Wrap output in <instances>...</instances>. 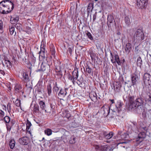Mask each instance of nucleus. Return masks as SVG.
Listing matches in <instances>:
<instances>
[{
  "label": "nucleus",
  "mask_w": 151,
  "mask_h": 151,
  "mask_svg": "<svg viewBox=\"0 0 151 151\" xmlns=\"http://www.w3.org/2000/svg\"><path fill=\"white\" fill-rule=\"evenodd\" d=\"M10 124L11 126H12L15 123V122L14 121L12 120L11 121H10Z\"/></svg>",
  "instance_id": "nucleus-59"
},
{
  "label": "nucleus",
  "mask_w": 151,
  "mask_h": 151,
  "mask_svg": "<svg viewBox=\"0 0 151 151\" xmlns=\"http://www.w3.org/2000/svg\"><path fill=\"white\" fill-rule=\"evenodd\" d=\"M93 8V5L92 3H90L89 4L87 7V12L89 13L90 12H91Z\"/></svg>",
  "instance_id": "nucleus-29"
},
{
  "label": "nucleus",
  "mask_w": 151,
  "mask_h": 151,
  "mask_svg": "<svg viewBox=\"0 0 151 151\" xmlns=\"http://www.w3.org/2000/svg\"><path fill=\"white\" fill-rule=\"evenodd\" d=\"M39 104L42 110H45L46 107L45 103L43 101H41L40 102Z\"/></svg>",
  "instance_id": "nucleus-32"
},
{
  "label": "nucleus",
  "mask_w": 151,
  "mask_h": 151,
  "mask_svg": "<svg viewBox=\"0 0 151 151\" xmlns=\"http://www.w3.org/2000/svg\"><path fill=\"white\" fill-rule=\"evenodd\" d=\"M4 120L6 123H9L10 121V118L8 116H5L4 118Z\"/></svg>",
  "instance_id": "nucleus-41"
},
{
  "label": "nucleus",
  "mask_w": 151,
  "mask_h": 151,
  "mask_svg": "<svg viewBox=\"0 0 151 151\" xmlns=\"http://www.w3.org/2000/svg\"><path fill=\"white\" fill-rule=\"evenodd\" d=\"M42 86L40 84H37L36 86L35 90L37 91L39 93H42Z\"/></svg>",
  "instance_id": "nucleus-25"
},
{
  "label": "nucleus",
  "mask_w": 151,
  "mask_h": 151,
  "mask_svg": "<svg viewBox=\"0 0 151 151\" xmlns=\"http://www.w3.org/2000/svg\"><path fill=\"white\" fill-rule=\"evenodd\" d=\"M122 133V132L121 131H119L118 132V135H122L121 134Z\"/></svg>",
  "instance_id": "nucleus-64"
},
{
  "label": "nucleus",
  "mask_w": 151,
  "mask_h": 151,
  "mask_svg": "<svg viewBox=\"0 0 151 151\" xmlns=\"http://www.w3.org/2000/svg\"><path fill=\"white\" fill-rule=\"evenodd\" d=\"M137 65L138 66L140 67L142 64V61L140 57H139L137 60Z\"/></svg>",
  "instance_id": "nucleus-35"
},
{
  "label": "nucleus",
  "mask_w": 151,
  "mask_h": 151,
  "mask_svg": "<svg viewBox=\"0 0 151 151\" xmlns=\"http://www.w3.org/2000/svg\"><path fill=\"white\" fill-rule=\"evenodd\" d=\"M50 68L49 66L47 64L42 63L41 66V70L42 71L48 70Z\"/></svg>",
  "instance_id": "nucleus-13"
},
{
  "label": "nucleus",
  "mask_w": 151,
  "mask_h": 151,
  "mask_svg": "<svg viewBox=\"0 0 151 151\" xmlns=\"http://www.w3.org/2000/svg\"><path fill=\"white\" fill-rule=\"evenodd\" d=\"M54 102H55V100L52 99V100H50V104L53 103H54Z\"/></svg>",
  "instance_id": "nucleus-63"
},
{
  "label": "nucleus",
  "mask_w": 151,
  "mask_h": 151,
  "mask_svg": "<svg viewBox=\"0 0 151 151\" xmlns=\"http://www.w3.org/2000/svg\"><path fill=\"white\" fill-rule=\"evenodd\" d=\"M78 69H75L73 72L72 76L75 80H76L78 77Z\"/></svg>",
  "instance_id": "nucleus-21"
},
{
  "label": "nucleus",
  "mask_w": 151,
  "mask_h": 151,
  "mask_svg": "<svg viewBox=\"0 0 151 151\" xmlns=\"http://www.w3.org/2000/svg\"><path fill=\"white\" fill-rule=\"evenodd\" d=\"M76 138L73 135H72L70 137L68 140L69 143L71 144H74L76 142Z\"/></svg>",
  "instance_id": "nucleus-26"
},
{
  "label": "nucleus",
  "mask_w": 151,
  "mask_h": 151,
  "mask_svg": "<svg viewBox=\"0 0 151 151\" xmlns=\"http://www.w3.org/2000/svg\"><path fill=\"white\" fill-rule=\"evenodd\" d=\"M70 134L68 132L65 133L64 135V138H65L67 140L69 139L70 138Z\"/></svg>",
  "instance_id": "nucleus-42"
},
{
  "label": "nucleus",
  "mask_w": 151,
  "mask_h": 151,
  "mask_svg": "<svg viewBox=\"0 0 151 151\" xmlns=\"http://www.w3.org/2000/svg\"><path fill=\"white\" fill-rule=\"evenodd\" d=\"M109 133L106 132H104L103 133V135L104 136V137L105 138L106 137V136H107V134Z\"/></svg>",
  "instance_id": "nucleus-60"
},
{
  "label": "nucleus",
  "mask_w": 151,
  "mask_h": 151,
  "mask_svg": "<svg viewBox=\"0 0 151 151\" xmlns=\"http://www.w3.org/2000/svg\"><path fill=\"white\" fill-rule=\"evenodd\" d=\"M51 82L49 83L47 86L46 91L47 92L48 95L50 96L52 93V87Z\"/></svg>",
  "instance_id": "nucleus-22"
},
{
  "label": "nucleus",
  "mask_w": 151,
  "mask_h": 151,
  "mask_svg": "<svg viewBox=\"0 0 151 151\" xmlns=\"http://www.w3.org/2000/svg\"><path fill=\"white\" fill-rule=\"evenodd\" d=\"M124 99L128 101L130 104L129 108L132 109H135V96L132 91L128 92L126 95L124 96Z\"/></svg>",
  "instance_id": "nucleus-1"
},
{
  "label": "nucleus",
  "mask_w": 151,
  "mask_h": 151,
  "mask_svg": "<svg viewBox=\"0 0 151 151\" xmlns=\"http://www.w3.org/2000/svg\"><path fill=\"white\" fill-rule=\"evenodd\" d=\"M121 136L122 138L123 139H124L126 138L128 136V135L126 133H124L122 135H121Z\"/></svg>",
  "instance_id": "nucleus-49"
},
{
  "label": "nucleus",
  "mask_w": 151,
  "mask_h": 151,
  "mask_svg": "<svg viewBox=\"0 0 151 151\" xmlns=\"http://www.w3.org/2000/svg\"><path fill=\"white\" fill-rule=\"evenodd\" d=\"M4 14H6L11 12L13 10L14 7V4L11 1L9 0H4Z\"/></svg>",
  "instance_id": "nucleus-2"
},
{
  "label": "nucleus",
  "mask_w": 151,
  "mask_h": 151,
  "mask_svg": "<svg viewBox=\"0 0 151 151\" xmlns=\"http://www.w3.org/2000/svg\"><path fill=\"white\" fill-rule=\"evenodd\" d=\"M3 23L2 21L0 20V29L2 30L3 28Z\"/></svg>",
  "instance_id": "nucleus-55"
},
{
  "label": "nucleus",
  "mask_w": 151,
  "mask_h": 151,
  "mask_svg": "<svg viewBox=\"0 0 151 151\" xmlns=\"http://www.w3.org/2000/svg\"><path fill=\"white\" fill-rule=\"evenodd\" d=\"M19 18L18 16L14 15L13 17H11L10 19V22L12 24H15L18 21Z\"/></svg>",
  "instance_id": "nucleus-16"
},
{
  "label": "nucleus",
  "mask_w": 151,
  "mask_h": 151,
  "mask_svg": "<svg viewBox=\"0 0 151 151\" xmlns=\"http://www.w3.org/2000/svg\"><path fill=\"white\" fill-rule=\"evenodd\" d=\"M68 79L69 80H70L73 83V84H74V79L73 78V76L70 75H69L68 77Z\"/></svg>",
  "instance_id": "nucleus-50"
},
{
  "label": "nucleus",
  "mask_w": 151,
  "mask_h": 151,
  "mask_svg": "<svg viewBox=\"0 0 151 151\" xmlns=\"http://www.w3.org/2000/svg\"><path fill=\"white\" fill-rule=\"evenodd\" d=\"M119 144L121 145L120 146L122 147L125 148L126 149H129V144L128 142H123L120 143Z\"/></svg>",
  "instance_id": "nucleus-20"
},
{
  "label": "nucleus",
  "mask_w": 151,
  "mask_h": 151,
  "mask_svg": "<svg viewBox=\"0 0 151 151\" xmlns=\"http://www.w3.org/2000/svg\"><path fill=\"white\" fill-rule=\"evenodd\" d=\"M113 135V133L112 132H111L109 133L106 136L105 138L107 139H109L111 138Z\"/></svg>",
  "instance_id": "nucleus-39"
},
{
  "label": "nucleus",
  "mask_w": 151,
  "mask_h": 151,
  "mask_svg": "<svg viewBox=\"0 0 151 151\" xmlns=\"http://www.w3.org/2000/svg\"><path fill=\"white\" fill-rule=\"evenodd\" d=\"M63 116L64 117H66L68 119L70 116V114L68 111H65L63 113Z\"/></svg>",
  "instance_id": "nucleus-34"
},
{
  "label": "nucleus",
  "mask_w": 151,
  "mask_h": 151,
  "mask_svg": "<svg viewBox=\"0 0 151 151\" xmlns=\"http://www.w3.org/2000/svg\"><path fill=\"white\" fill-rule=\"evenodd\" d=\"M132 49V45L129 43H127L125 45V51L128 54L131 52Z\"/></svg>",
  "instance_id": "nucleus-19"
},
{
  "label": "nucleus",
  "mask_w": 151,
  "mask_h": 151,
  "mask_svg": "<svg viewBox=\"0 0 151 151\" xmlns=\"http://www.w3.org/2000/svg\"><path fill=\"white\" fill-rule=\"evenodd\" d=\"M57 63L55 64V70L56 72H60L61 71V65L60 62H57Z\"/></svg>",
  "instance_id": "nucleus-14"
},
{
  "label": "nucleus",
  "mask_w": 151,
  "mask_h": 151,
  "mask_svg": "<svg viewBox=\"0 0 151 151\" xmlns=\"http://www.w3.org/2000/svg\"><path fill=\"white\" fill-rule=\"evenodd\" d=\"M68 51L70 54H72V50L70 47H69L68 48Z\"/></svg>",
  "instance_id": "nucleus-58"
},
{
  "label": "nucleus",
  "mask_w": 151,
  "mask_h": 151,
  "mask_svg": "<svg viewBox=\"0 0 151 151\" xmlns=\"http://www.w3.org/2000/svg\"><path fill=\"white\" fill-rule=\"evenodd\" d=\"M31 125L32 124L31 122L27 120L26 124V130L28 131Z\"/></svg>",
  "instance_id": "nucleus-43"
},
{
  "label": "nucleus",
  "mask_w": 151,
  "mask_h": 151,
  "mask_svg": "<svg viewBox=\"0 0 151 151\" xmlns=\"http://www.w3.org/2000/svg\"><path fill=\"white\" fill-rule=\"evenodd\" d=\"M77 83L80 87H83L82 86V81H81L79 80H78Z\"/></svg>",
  "instance_id": "nucleus-52"
},
{
  "label": "nucleus",
  "mask_w": 151,
  "mask_h": 151,
  "mask_svg": "<svg viewBox=\"0 0 151 151\" xmlns=\"http://www.w3.org/2000/svg\"><path fill=\"white\" fill-rule=\"evenodd\" d=\"M97 13V12H96L93 15V21H94L96 19Z\"/></svg>",
  "instance_id": "nucleus-57"
},
{
  "label": "nucleus",
  "mask_w": 151,
  "mask_h": 151,
  "mask_svg": "<svg viewBox=\"0 0 151 151\" xmlns=\"http://www.w3.org/2000/svg\"><path fill=\"white\" fill-rule=\"evenodd\" d=\"M86 68L87 72L89 74H90L91 73V68L88 65H87V66H86Z\"/></svg>",
  "instance_id": "nucleus-47"
},
{
  "label": "nucleus",
  "mask_w": 151,
  "mask_h": 151,
  "mask_svg": "<svg viewBox=\"0 0 151 151\" xmlns=\"http://www.w3.org/2000/svg\"><path fill=\"white\" fill-rule=\"evenodd\" d=\"M135 52L137 53H138L139 52V49L138 47V46H137L135 47Z\"/></svg>",
  "instance_id": "nucleus-56"
},
{
  "label": "nucleus",
  "mask_w": 151,
  "mask_h": 151,
  "mask_svg": "<svg viewBox=\"0 0 151 151\" xmlns=\"http://www.w3.org/2000/svg\"><path fill=\"white\" fill-rule=\"evenodd\" d=\"M133 38L135 40L138 41H141L144 40V33L142 30L141 29H138L134 34Z\"/></svg>",
  "instance_id": "nucleus-3"
},
{
  "label": "nucleus",
  "mask_w": 151,
  "mask_h": 151,
  "mask_svg": "<svg viewBox=\"0 0 151 151\" xmlns=\"http://www.w3.org/2000/svg\"><path fill=\"white\" fill-rule=\"evenodd\" d=\"M55 86L53 88V91L55 92H57L59 90V88L57 86V83L56 82L55 84Z\"/></svg>",
  "instance_id": "nucleus-45"
},
{
  "label": "nucleus",
  "mask_w": 151,
  "mask_h": 151,
  "mask_svg": "<svg viewBox=\"0 0 151 151\" xmlns=\"http://www.w3.org/2000/svg\"><path fill=\"white\" fill-rule=\"evenodd\" d=\"M124 22L127 26H129L131 23L130 19L129 17H125L124 18Z\"/></svg>",
  "instance_id": "nucleus-28"
},
{
  "label": "nucleus",
  "mask_w": 151,
  "mask_h": 151,
  "mask_svg": "<svg viewBox=\"0 0 151 151\" xmlns=\"http://www.w3.org/2000/svg\"><path fill=\"white\" fill-rule=\"evenodd\" d=\"M2 63L3 66L7 67L8 68H9L12 67V64L9 60L4 59L3 61H2Z\"/></svg>",
  "instance_id": "nucleus-12"
},
{
  "label": "nucleus",
  "mask_w": 151,
  "mask_h": 151,
  "mask_svg": "<svg viewBox=\"0 0 151 151\" xmlns=\"http://www.w3.org/2000/svg\"><path fill=\"white\" fill-rule=\"evenodd\" d=\"M144 99L145 102V104L149 106L151 105V93L147 92Z\"/></svg>",
  "instance_id": "nucleus-5"
},
{
  "label": "nucleus",
  "mask_w": 151,
  "mask_h": 151,
  "mask_svg": "<svg viewBox=\"0 0 151 151\" xmlns=\"http://www.w3.org/2000/svg\"><path fill=\"white\" fill-rule=\"evenodd\" d=\"M0 73L3 76H4L5 74L4 71L1 70H0Z\"/></svg>",
  "instance_id": "nucleus-61"
},
{
  "label": "nucleus",
  "mask_w": 151,
  "mask_h": 151,
  "mask_svg": "<svg viewBox=\"0 0 151 151\" xmlns=\"http://www.w3.org/2000/svg\"><path fill=\"white\" fill-rule=\"evenodd\" d=\"M134 102H135V108H136L137 107L142 105L144 103V99L140 96L136 99Z\"/></svg>",
  "instance_id": "nucleus-9"
},
{
  "label": "nucleus",
  "mask_w": 151,
  "mask_h": 151,
  "mask_svg": "<svg viewBox=\"0 0 151 151\" xmlns=\"http://www.w3.org/2000/svg\"><path fill=\"white\" fill-rule=\"evenodd\" d=\"M39 106L37 105H35L34 106L33 110L36 113L39 111Z\"/></svg>",
  "instance_id": "nucleus-44"
},
{
  "label": "nucleus",
  "mask_w": 151,
  "mask_h": 151,
  "mask_svg": "<svg viewBox=\"0 0 151 151\" xmlns=\"http://www.w3.org/2000/svg\"><path fill=\"white\" fill-rule=\"evenodd\" d=\"M45 133L48 136L51 135L52 134V131L50 129H47L45 130Z\"/></svg>",
  "instance_id": "nucleus-33"
},
{
  "label": "nucleus",
  "mask_w": 151,
  "mask_h": 151,
  "mask_svg": "<svg viewBox=\"0 0 151 151\" xmlns=\"http://www.w3.org/2000/svg\"><path fill=\"white\" fill-rule=\"evenodd\" d=\"M108 147L106 145H101V150L107 151Z\"/></svg>",
  "instance_id": "nucleus-38"
},
{
  "label": "nucleus",
  "mask_w": 151,
  "mask_h": 151,
  "mask_svg": "<svg viewBox=\"0 0 151 151\" xmlns=\"http://www.w3.org/2000/svg\"><path fill=\"white\" fill-rule=\"evenodd\" d=\"M9 31L10 35H12L14 34L15 35L16 34V32L14 33V27H12L9 28Z\"/></svg>",
  "instance_id": "nucleus-40"
},
{
  "label": "nucleus",
  "mask_w": 151,
  "mask_h": 151,
  "mask_svg": "<svg viewBox=\"0 0 151 151\" xmlns=\"http://www.w3.org/2000/svg\"><path fill=\"white\" fill-rule=\"evenodd\" d=\"M140 72H137V70L135 72V73L132 74L131 77V80L132 82L133 85H136L138 81V76L137 75V73H139Z\"/></svg>",
  "instance_id": "nucleus-7"
},
{
  "label": "nucleus",
  "mask_w": 151,
  "mask_h": 151,
  "mask_svg": "<svg viewBox=\"0 0 151 151\" xmlns=\"http://www.w3.org/2000/svg\"><path fill=\"white\" fill-rule=\"evenodd\" d=\"M15 142L14 139H12L9 140V146L11 149H13L15 146Z\"/></svg>",
  "instance_id": "nucleus-23"
},
{
  "label": "nucleus",
  "mask_w": 151,
  "mask_h": 151,
  "mask_svg": "<svg viewBox=\"0 0 151 151\" xmlns=\"http://www.w3.org/2000/svg\"><path fill=\"white\" fill-rule=\"evenodd\" d=\"M95 148L96 150H100L101 145H96L95 146Z\"/></svg>",
  "instance_id": "nucleus-54"
},
{
  "label": "nucleus",
  "mask_w": 151,
  "mask_h": 151,
  "mask_svg": "<svg viewBox=\"0 0 151 151\" xmlns=\"http://www.w3.org/2000/svg\"><path fill=\"white\" fill-rule=\"evenodd\" d=\"M23 80L24 82H27L29 79L28 76L26 73H24L22 74Z\"/></svg>",
  "instance_id": "nucleus-27"
},
{
  "label": "nucleus",
  "mask_w": 151,
  "mask_h": 151,
  "mask_svg": "<svg viewBox=\"0 0 151 151\" xmlns=\"http://www.w3.org/2000/svg\"><path fill=\"white\" fill-rule=\"evenodd\" d=\"M50 107L52 109H54L55 108V106L56 105L55 102H54V103H50Z\"/></svg>",
  "instance_id": "nucleus-53"
},
{
  "label": "nucleus",
  "mask_w": 151,
  "mask_h": 151,
  "mask_svg": "<svg viewBox=\"0 0 151 151\" xmlns=\"http://www.w3.org/2000/svg\"><path fill=\"white\" fill-rule=\"evenodd\" d=\"M86 35L91 40H93V38L92 37L91 34L90 32H88L86 33Z\"/></svg>",
  "instance_id": "nucleus-48"
},
{
  "label": "nucleus",
  "mask_w": 151,
  "mask_h": 151,
  "mask_svg": "<svg viewBox=\"0 0 151 151\" xmlns=\"http://www.w3.org/2000/svg\"><path fill=\"white\" fill-rule=\"evenodd\" d=\"M29 138L27 137H24L19 139V142L23 145H26L28 144Z\"/></svg>",
  "instance_id": "nucleus-10"
},
{
  "label": "nucleus",
  "mask_w": 151,
  "mask_h": 151,
  "mask_svg": "<svg viewBox=\"0 0 151 151\" xmlns=\"http://www.w3.org/2000/svg\"><path fill=\"white\" fill-rule=\"evenodd\" d=\"M107 23L109 27L116 26V23L113 15H108Z\"/></svg>",
  "instance_id": "nucleus-4"
},
{
  "label": "nucleus",
  "mask_w": 151,
  "mask_h": 151,
  "mask_svg": "<svg viewBox=\"0 0 151 151\" xmlns=\"http://www.w3.org/2000/svg\"><path fill=\"white\" fill-rule=\"evenodd\" d=\"M14 88L16 93H17L19 92V91L22 89V87L20 85H17Z\"/></svg>",
  "instance_id": "nucleus-30"
},
{
  "label": "nucleus",
  "mask_w": 151,
  "mask_h": 151,
  "mask_svg": "<svg viewBox=\"0 0 151 151\" xmlns=\"http://www.w3.org/2000/svg\"><path fill=\"white\" fill-rule=\"evenodd\" d=\"M121 87V83L119 82H116L114 86V89L115 91L118 92Z\"/></svg>",
  "instance_id": "nucleus-18"
},
{
  "label": "nucleus",
  "mask_w": 151,
  "mask_h": 151,
  "mask_svg": "<svg viewBox=\"0 0 151 151\" xmlns=\"http://www.w3.org/2000/svg\"><path fill=\"white\" fill-rule=\"evenodd\" d=\"M43 50H42L41 49V50L39 52V53L40 54V57L41 56L43 59H45V55L44 49H43Z\"/></svg>",
  "instance_id": "nucleus-31"
},
{
  "label": "nucleus",
  "mask_w": 151,
  "mask_h": 151,
  "mask_svg": "<svg viewBox=\"0 0 151 151\" xmlns=\"http://www.w3.org/2000/svg\"><path fill=\"white\" fill-rule=\"evenodd\" d=\"M0 114L3 116H4V113L2 110H0Z\"/></svg>",
  "instance_id": "nucleus-62"
},
{
  "label": "nucleus",
  "mask_w": 151,
  "mask_h": 151,
  "mask_svg": "<svg viewBox=\"0 0 151 151\" xmlns=\"http://www.w3.org/2000/svg\"><path fill=\"white\" fill-rule=\"evenodd\" d=\"M143 78L145 83L149 85L151 84V76L149 74L147 73H145Z\"/></svg>",
  "instance_id": "nucleus-8"
},
{
  "label": "nucleus",
  "mask_w": 151,
  "mask_h": 151,
  "mask_svg": "<svg viewBox=\"0 0 151 151\" xmlns=\"http://www.w3.org/2000/svg\"><path fill=\"white\" fill-rule=\"evenodd\" d=\"M67 92L65 90L61 89L58 93V95H61L63 96H65Z\"/></svg>",
  "instance_id": "nucleus-36"
},
{
  "label": "nucleus",
  "mask_w": 151,
  "mask_h": 151,
  "mask_svg": "<svg viewBox=\"0 0 151 151\" xmlns=\"http://www.w3.org/2000/svg\"><path fill=\"white\" fill-rule=\"evenodd\" d=\"M147 0H137V5L138 8L143 9L147 5Z\"/></svg>",
  "instance_id": "nucleus-6"
},
{
  "label": "nucleus",
  "mask_w": 151,
  "mask_h": 151,
  "mask_svg": "<svg viewBox=\"0 0 151 151\" xmlns=\"http://www.w3.org/2000/svg\"><path fill=\"white\" fill-rule=\"evenodd\" d=\"M105 106H102L101 109H103L104 113L103 114L104 116H107L109 114L110 112V108L109 107H107L106 108H104Z\"/></svg>",
  "instance_id": "nucleus-17"
},
{
  "label": "nucleus",
  "mask_w": 151,
  "mask_h": 151,
  "mask_svg": "<svg viewBox=\"0 0 151 151\" xmlns=\"http://www.w3.org/2000/svg\"><path fill=\"white\" fill-rule=\"evenodd\" d=\"M15 104L17 106H19L20 105V101L17 99L15 101Z\"/></svg>",
  "instance_id": "nucleus-46"
},
{
  "label": "nucleus",
  "mask_w": 151,
  "mask_h": 151,
  "mask_svg": "<svg viewBox=\"0 0 151 151\" xmlns=\"http://www.w3.org/2000/svg\"><path fill=\"white\" fill-rule=\"evenodd\" d=\"M96 93H94V94H90L89 96L92 101L94 100H96L97 97H96Z\"/></svg>",
  "instance_id": "nucleus-37"
},
{
  "label": "nucleus",
  "mask_w": 151,
  "mask_h": 151,
  "mask_svg": "<svg viewBox=\"0 0 151 151\" xmlns=\"http://www.w3.org/2000/svg\"><path fill=\"white\" fill-rule=\"evenodd\" d=\"M123 104L120 101H118L116 102V111L118 113H119L120 111L121 110L122 106Z\"/></svg>",
  "instance_id": "nucleus-15"
},
{
  "label": "nucleus",
  "mask_w": 151,
  "mask_h": 151,
  "mask_svg": "<svg viewBox=\"0 0 151 151\" xmlns=\"http://www.w3.org/2000/svg\"><path fill=\"white\" fill-rule=\"evenodd\" d=\"M111 61L113 63H116L118 65H120L121 64V62L119 56L116 54H115L114 55V58H111Z\"/></svg>",
  "instance_id": "nucleus-11"
},
{
  "label": "nucleus",
  "mask_w": 151,
  "mask_h": 151,
  "mask_svg": "<svg viewBox=\"0 0 151 151\" xmlns=\"http://www.w3.org/2000/svg\"><path fill=\"white\" fill-rule=\"evenodd\" d=\"M50 52L51 54L53 56H54L55 54V49L53 47H52V48H50Z\"/></svg>",
  "instance_id": "nucleus-51"
},
{
  "label": "nucleus",
  "mask_w": 151,
  "mask_h": 151,
  "mask_svg": "<svg viewBox=\"0 0 151 151\" xmlns=\"http://www.w3.org/2000/svg\"><path fill=\"white\" fill-rule=\"evenodd\" d=\"M4 0L1 1L0 3V13L4 14V12L3 10H4V6L5 5H4Z\"/></svg>",
  "instance_id": "nucleus-24"
}]
</instances>
